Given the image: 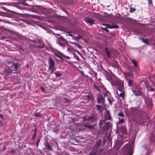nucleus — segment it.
I'll use <instances>...</instances> for the list:
<instances>
[{
  "label": "nucleus",
  "instance_id": "obj_1",
  "mask_svg": "<svg viewBox=\"0 0 155 155\" xmlns=\"http://www.w3.org/2000/svg\"><path fill=\"white\" fill-rule=\"evenodd\" d=\"M5 64L11 72H12L14 73H16L18 67V64H17L10 62L6 63Z\"/></svg>",
  "mask_w": 155,
  "mask_h": 155
},
{
  "label": "nucleus",
  "instance_id": "obj_2",
  "mask_svg": "<svg viewBox=\"0 0 155 155\" xmlns=\"http://www.w3.org/2000/svg\"><path fill=\"white\" fill-rule=\"evenodd\" d=\"M110 123L108 122L105 123L104 120H100L99 126L100 128H103L104 130L107 129L110 126Z\"/></svg>",
  "mask_w": 155,
  "mask_h": 155
},
{
  "label": "nucleus",
  "instance_id": "obj_3",
  "mask_svg": "<svg viewBox=\"0 0 155 155\" xmlns=\"http://www.w3.org/2000/svg\"><path fill=\"white\" fill-rule=\"evenodd\" d=\"M48 65L49 69H51L52 71H54L55 69L54 67V60L51 58H49L48 60Z\"/></svg>",
  "mask_w": 155,
  "mask_h": 155
},
{
  "label": "nucleus",
  "instance_id": "obj_4",
  "mask_svg": "<svg viewBox=\"0 0 155 155\" xmlns=\"http://www.w3.org/2000/svg\"><path fill=\"white\" fill-rule=\"evenodd\" d=\"M103 25L105 26L107 28L110 29L113 28H116L118 27V26L115 24H113L112 25H110L108 24H103Z\"/></svg>",
  "mask_w": 155,
  "mask_h": 155
},
{
  "label": "nucleus",
  "instance_id": "obj_5",
  "mask_svg": "<svg viewBox=\"0 0 155 155\" xmlns=\"http://www.w3.org/2000/svg\"><path fill=\"white\" fill-rule=\"evenodd\" d=\"M97 103H102L104 102V98L101 95H99L97 98Z\"/></svg>",
  "mask_w": 155,
  "mask_h": 155
},
{
  "label": "nucleus",
  "instance_id": "obj_6",
  "mask_svg": "<svg viewBox=\"0 0 155 155\" xmlns=\"http://www.w3.org/2000/svg\"><path fill=\"white\" fill-rule=\"evenodd\" d=\"M85 20L86 22L89 24L91 25L93 24H94L95 23L93 19L86 18Z\"/></svg>",
  "mask_w": 155,
  "mask_h": 155
},
{
  "label": "nucleus",
  "instance_id": "obj_7",
  "mask_svg": "<svg viewBox=\"0 0 155 155\" xmlns=\"http://www.w3.org/2000/svg\"><path fill=\"white\" fill-rule=\"evenodd\" d=\"M111 117L109 115V111H106L105 113L104 118L106 120H110L111 119Z\"/></svg>",
  "mask_w": 155,
  "mask_h": 155
},
{
  "label": "nucleus",
  "instance_id": "obj_8",
  "mask_svg": "<svg viewBox=\"0 0 155 155\" xmlns=\"http://www.w3.org/2000/svg\"><path fill=\"white\" fill-rule=\"evenodd\" d=\"M45 149H48L49 150H53V148L51 146L49 143L48 142L46 143L45 144Z\"/></svg>",
  "mask_w": 155,
  "mask_h": 155
},
{
  "label": "nucleus",
  "instance_id": "obj_9",
  "mask_svg": "<svg viewBox=\"0 0 155 155\" xmlns=\"http://www.w3.org/2000/svg\"><path fill=\"white\" fill-rule=\"evenodd\" d=\"M92 120V121H93L92 122H93L95 120H96V119L94 116L89 117L87 118H84V121H86L89 120Z\"/></svg>",
  "mask_w": 155,
  "mask_h": 155
},
{
  "label": "nucleus",
  "instance_id": "obj_10",
  "mask_svg": "<svg viewBox=\"0 0 155 155\" xmlns=\"http://www.w3.org/2000/svg\"><path fill=\"white\" fill-rule=\"evenodd\" d=\"M148 91H154L155 89V85L154 84H153L151 87V86H148L147 87Z\"/></svg>",
  "mask_w": 155,
  "mask_h": 155
},
{
  "label": "nucleus",
  "instance_id": "obj_11",
  "mask_svg": "<svg viewBox=\"0 0 155 155\" xmlns=\"http://www.w3.org/2000/svg\"><path fill=\"white\" fill-rule=\"evenodd\" d=\"M101 140H97L96 142V144L94 147V149H96L98 147L100 146L101 144Z\"/></svg>",
  "mask_w": 155,
  "mask_h": 155
},
{
  "label": "nucleus",
  "instance_id": "obj_12",
  "mask_svg": "<svg viewBox=\"0 0 155 155\" xmlns=\"http://www.w3.org/2000/svg\"><path fill=\"white\" fill-rule=\"evenodd\" d=\"M129 146L130 148V150L129 154L128 155H132V148L133 146V143H132V144L129 145Z\"/></svg>",
  "mask_w": 155,
  "mask_h": 155
},
{
  "label": "nucleus",
  "instance_id": "obj_13",
  "mask_svg": "<svg viewBox=\"0 0 155 155\" xmlns=\"http://www.w3.org/2000/svg\"><path fill=\"white\" fill-rule=\"evenodd\" d=\"M131 61L134 64V67H137V61L134 59H131Z\"/></svg>",
  "mask_w": 155,
  "mask_h": 155
},
{
  "label": "nucleus",
  "instance_id": "obj_14",
  "mask_svg": "<svg viewBox=\"0 0 155 155\" xmlns=\"http://www.w3.org/2000/svg\"><path fill=\"white\" fill-rule=\"evenodd\" d=\"M105 50L106 53V54L108 56V57L110 58V54L111 52V51L110 50H108L107 48H105Z\"/></svg>",
  "mask_w": 155,
  "mask_h": 155
},
{
  "label": "nucleus",
  "instance_id": "obj_15",
  "mask_svg": "<svg viewBox=\"0 0 155 155\" xmlns=\"http://www.w3.org/2000/svg\"><path fill=\"white\" fill-rule=\"evenodd\" d=\"M132 91L135 96H138L140 94V92L139 91H136L133 90Z\"/></svg>",
  "mask_w": 155,
  "mask_h": 155
},
{
  "label": "nucleus",
  "instance_id": "obj_16",
  "mask_svg": "<svg viewBox=\"0 0 155 155\" xmlns=\"http://www.w3.org/2000/svg\"><path fill=\"white\" fill-rule=\"evenodd\" d=\"M60 54L63 57H64L65 58L67 59H69L70 58L68 56L66 55H64L63 53L61 52H59Z\"/></svg>",
  "mask_w": 155,
  "mask_h": 155
},
{
  "label": "nucleus",
  "instance_id": "obj_17",
  "mask_svg": "<svg viewBox=\"0 0 155 155\" xmlns=\"http://www.w3.org/2000/svg\"><path fill=\"white\" fill-rule=\"evenodd\" d=\"M55 74L56 76L58 78L60 77L61 76V74L57 72H55Z\"/></svg>",
  "mask_w": 155,
  "mask_h": 155
},
{
  "label": "nucleus",
  "instance_id": "obj_18",
  "mask_svg": "<svg viewBox=\"0 0 155 155\" xmlns=\"http://www.w3.org/2000/svg\"><path fill=\"white\" fill-rule=\"evenodd\" d=\"M141 40H142V41L144 43L147 44H148V40L147 39H142Z\"/></svg>",
  "mask_w": 155,
  "mask_h": 155
},
{
  "label": "nucleus",
  "instance_id": "obj_19",
  "mask_svg": "<svg viewBox=\"0 0 155 155\" xmlns=\"http://www.w3.org/2000/svg\"><path fill=\"white\" fill-rule=\"evenodd\" d=\"M113 98H107V100L110 104H112L113 101Z\"/></svg>",
  "mask_w": 155,
  "mask_h": 155
},
{
  "label": "nucleus",
  "instance_id": "obj_20",
  "mask_svg": "<svg viewBox=\"0 0 155 155\" xmlns=\"http://www.w3.org/2000/svg\"><path fill=\"white\" fill-rule=\"evenodd\" d=\"M136 10V9L135 8H131L130 9V13H133Z\"/></svg>",
  "mask_w": 155,
  "mask_h": 155
},
{
  "label": "nucleus",
  "instance_id": "obj_21",
  "mask_svg": "<svg viewBox=\"0 0 155 155\" xmlns=\"http://www.w3.org/2000/svg\"><path fill=\"white\" fill-rule=\"evenodd\" d=\"M45 44L43 43H42L41 45H37V47L38 48H42L44 46Z\"/></svg>",
  "mask_w": 155,
  "mask_h": 155
},
{
  "label": "nucleus",
  "instance_id": "obj_22",
  "mask_svg": "<svg viewBox=\"0 0 155 155\" xmlns=\"http://www.w3.org/2000/svg\"><path fill=\"white\" fill-rule=\"evenodd\" d=\"M107 27L102 28V30H103V31H106L107 32H109V31L107 29Z\"/></svg>",
  "mask_w": 155,
  "mask_h": 155
},
{
  "label": "nucleus",
  "instance_id": "obj_23",
  "mask_svg": "<svg viewBox=\"0 0 155 155\" xmlns=\"http://www.w3.org/2000/svg\"><path fill=\"white\" fill-rule=\"evenodd\" d=\"M87 127L91 129H93L94 128V127L93 125H88Z\"/></svg>",
  "mask_w": 155,
  "mask_h": 155
},
{
  "label": "nucleus",
  "instance_id": "obj_24",
  "mask_svg": "<svg viewBox=\"0 0 155 155\" xmlns=\"http://www.w3.org/2000/svg\"><path fill=\"white\" fill-rule=\"evenodd\" d=\"M96 106L97 107V110H100L101 107V106L100 105L97 104L96 105Z\"/></svg>",
  "mask_w": 155,
  "mask_h": 155
},
{
  "label": "nucleus",
  "instance_id": "obj_25",
  "mask_svg": "<svg viewBox=\"0 0 155 155\" xmlns=\"http://www.w3.org/2000/svg\"><path fill=\"white\" fill-rule=\"evenodd\" d=\"M128 85H129V87L131 86V85L132 84V80L129 81H128Z\"/></svg>",
  "mask_w": 155,
  "mask_h": 155
},
{
  "label": "nucleus",
  "instance_id": "obj_26",
  "mask_svg": "<svg viewBox=\"0 0 155 155\" xmlns=\"http://www.w3.org/2000/svg\"><path fill=\"white\" fill-rule=\"evenodd\" d=\"M118 115L122 117L124 116V114L121 112H119L118 114Z\"/></svg>",
  "mask_w": 155,
  "mask_h": 155
},
{
  "label": "nucleus",
  "instance_id": "obj_27",
  "mask_svg": "<svg viewBox=\"0 0 155 155\" xmlns=\"http://www.w3.org/2000/svg\"><path fill=\"white\" fill-rule=\"evenodd\" d=\"M94 88L95 89H96V90H97V91H99V87H98L96 85H94Z\"/></svg>",
  "mask_w": 155,
  "mask_h": 155
},
{
  "label": "nucleus",
  "instance_id": "obj_28",
  "mask_svg": "<svg viewBox=\"0 0 155 155\" xmlns=\"http://www.w3.org/2000/svg\"><path fill=\"white\" fill-rule=\"evenodd\" d=\"M34 116L35 117H38L40 116V115L38 113H35L34 114Z\"/></svg>",
  "mask_w": 155,
  "mask_h": 155
},
{
  "label": "nucleus",
  "instance_id": "obj_29",
  "mask_svg": "<svg viewBox=\"0 0 155 155\" xmlns=\"http://www.w3.org/2000/svg\"><path fill=\"white\" fill-rule=\"evenodd\" d=\"M124 95V92H123L120 94L119 96L120 97H123Z\"/></svg>",
  "mask_w": 155,
  "mask_h": 155
},
{
  "label": "nucleus",
  "instance_id": "obj_30",
  "mask_svg": "<svg viewBox=\"0 0 155 155\" xmlns=\"http://www.w3.org/2000/svg\"><path fill=\"white\" fill-rule=\"evenodd\" d=\"M88 124L85 123L83 124V126H84L85 127H88Z\"/></svg>",
  "mask_w": 155,
  "mask_h": 155
},
{
  "label": "nucleus",
  "instance_id": "obj_31",
  "mask_svg": "<svg viewBox=\"0 0 155 155\" xmlns=\"http://www.w3.org/2000/svg\"><path fill=\"white\" fill-rule=\"evenodd\" d=\"M118 122L119 123H122L124 122V120L123 119H121V120H120V118Z\"/></svg>",
  "mask_w": 155,
  "mask_h": 155
},
{
  "label": "nucleus",
  "instance_id": "obj_32",
  "mask_svg": "<svg viewBox=\"0 0 155 155\" xmlns=\"http://www.w3.org/2000/svg\"><path fill=\"white\" fill-rule=\"evenodd\" d=\"M54 55L55 56L58 57V58H60L61 59V58L59 56V55L58 54H57V53H54Z\"/></svg>",
  "mask_w": 155,
  "mask_h": 155
},
{
  "label": "nucleus",
  "instance_id": "obj_33",
  "mask_svg": "<svg viewBox=\"0 0 155 155\" xmlns=\"http://www.w3.org/2000/svg\"><path fill=\"white\" fill-rule=\"evenodd\" d=\"M124 89V87L123 86H122L121 87H120V88H119V90H120V91H123V90Z\"/></svg>",
  "mask_w": 155,
  "mask_h": 155
},
{
  "label": "nucleus",
  "instance_id": "obj_34",
  "mask_svg": "<svg viewBox=\"0 0 155 155\" xmlns=\"http://www.w3.org/2000/svg\"><path fill=\"white\" fill-rule=\"evenodd\" d=\"M36 136V133H34L33 136V139L34 140L35 137Z\"/></svg>",
  "mask_w": 155,
  "mask_h": 155
},
{
  "label": "nucleus",
  "instance_id": "obj_35",
  "mask_svg": "<svg viewBox=\"0 0 155 155\" xmlns=\"http://www.w3.org/2000/svg\"><path fill=\"white\" fill-rule=\"evenodd\" d=\"M58 44L59 45H60L62 47H64L65 46L64 44H62L60 42L58 43Z\"/></svg>",
  "mask_w": 155,
  "mask_h": 155
},
{
  "label": "nucleus",
  "instance_id": "obj_36",
  "mask_svg": "<svg viewBox=\"0 0 155 155\" xmlns=\"http://www.w3.org/2000/svg\"><path fill=\"white\" fill-rule=\"evenodd\" d=\"M135 121L137 123H139L140 124H143L144 123V122H140V121H137V120H136V121Z\"/></svg>",
  "mask_w": 155,
  "mask_h": 155
},
{
  "label": "nucleus",
  "instance_id": "obj_37",
  "mask_svg": "<svg viewBox=\"0 0 155 155\" xmlns=\"http://www.w3.org/2000/svg\"><path fill=\"white\" fill-rule=\"evenodd\" d=\"M127 132V130L125 129H124L123 130V132H122V133H123L124 134H125Z\"/></svg>",
  "mask_w": 155,
  "mask_h": 155
},
{
  "label": "nucleus",
  "instance_id": "obj_38",
  "mask_svg": "<svg viewBox=\"0 0 155 155\" xmlns=\"http://www.w3.org/2000/svg\"><path fill=\"white\" fill-rule=\"evenodd\" d=\"M89 155H95V153L91 152Z\"/></svg>",
  "mask_w": 155,
  "mask_h": 155
},
{
  "label": "nucleus",
  "instance_id": "obj_39",
  "mask_svg": "<svg viewBox=\"0 0 155 155\" xmlns=\"http://www.w3.org/2000/svg\"><path fill=\"white\" fill-rule=\"evenodd\" d=\"M40 141V139L38 140L37 141V143H36V145H37V146H38V143H39Z\"/></svg>",
  "mask_w": 155,
  "mask_h": 155
},
{
  "label": "nucleus",
  "instance_id": "obj_40",
  "mask_svg": "<svg viewBox=\"0 0 155 155\" xmlns=\"http://www.w3.org/2000/svg\"><path fill=\"white\" fill-rule=\"evenodd\" d=\"M76 46L78 47H79V45L78 43H75V44H74Z\"/></svg>",
  "mask_w": 155,
  "mask_h": 155
},
{
  "label": "nucleus",
  "instance_id": "obj_41",
  "mask_svg": "<svg viewBox=\"0 0 155 155\" xmlns=\"http://www.w3.org/2000/svg\"><path fill=\"white\" fill-rule=\"evenodd\" d=\"M76 38L77 39H80L81 38V37L80 36H79L78 37H77Z\"/></svg>",
  "mask_w": 155,
  "mask_h": 155
},
{
  "label": "nucleus",
  "instance_id": "obj_42",
  "mask_svg": "<svg viewBox=\"0 0 155 155\" xmlns=\"http://www.w3.org/2000/svg\"><path fill=\"white\" fill-rule=\"evenodd\" d=\"M149 107L150 108H151L152 107V103H150Z\"/></svg>",
  "mask_w": 155,
  "mask_h": 155
},
{
  "label": "nucleus",
  "instance_id": "obj_43",
  "mask_svg": "<svg viewBox=\"0 0 155 155\" xmlns=\"http://www.w3.org/2000/svg\"><path fill=\"white\" fill-rule=\"evenodd\" d=\"M36 130H37V129H35V130H34V133H36Z\"/></svg>",
  "mask_w": 155,
  "mask_h": 155
},
{
  "label": "nucleus",
  "instance_id": "obj_44",
  "mask_svg": "<svg viewBox=\"0 0 155 155\" xmlns=\"http://www.w3.org/2000/svg\"><path fill=\"white\" fill-rule=\"evenodd\" d=\"M70 43L72 44H75V43L74 42H70Z\"/></svg>",
  "mask_w": 155,
  "mask_h": 155
},
{
  "label": "nucleus",
  "instance_id": "obj_45",
  "mask_svg": "<svg viewBox=\"0 0 155 155\" xmlns=\"http://www.w3.org/2000/svg\"><path fill=\"white\" fill-rule=\"evenodd\" d=\"M0 116H1V118H3V117L2 115L1 114Z\"/></svg>",
  "mask_w": 155,
  "mask_h": 155
}]
</instances>
